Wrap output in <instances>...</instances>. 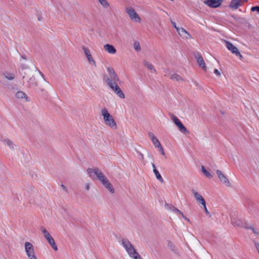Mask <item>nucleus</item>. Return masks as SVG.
Masks as SVG:
<instances>
[{
	"instance_id": "e433bc0d",
	"label": "nucleus",
	"mask_w": 259,
	"mask_h": 259,
	"mask_svg": "<svg viewBox=\"0 0 259 259\" xmlns=\"http://www.w3.org/2000/svg\"><path fill=\"white\" fill-rule=\"evenodd\" d=\"M205 214L208 218H211V211H205Z\"/></svg>"
},
{
	"instance_id": "f8f14e48",
	"label": "nucleus",
	"mask_w": 259,
	"mask_h": 259,
	"mask_svg": "<svg viewBox=\"0 0 259 259\" xmlns=\"http://www.w3.org/2000/svg\"><path fill=\"white\" fill-rule=\"evenodd\" d=\"M193 193L194 195V197L196 200L201 204H202L203 206L204 210H207V209L206 206V203L204 199L202 196V195L199 193L198 192L193 191Z\"/></svg>"
},
{
	"instance_id": "f03ea898",
	"label": "nucleus",
	"mask_w": 259,
	"mask_h": 259,
	"mask_svg": "<svg viewBox=\"0 0 259 259\" xmlns=\"http://www.w3.org/2000/svg\"><path fill=\"white\" fill-rule=\"evenodd\" d=\"M87 171L90 177L92 179H94L96 176L97 179L99 180L104 187L108 189L111 193H114V189L111 184L109 182L107 178L98 168H88Z\"/></svg>"
},
{
	"instance_id": "f704fd0d",
	"label": "nucleus",
	"mask_w": 259,
	"mask_h": 259,
	"mask_svg": "<svg viewBox=\"0 0 259 259\" xmlns=\"http://www.w3.org/2000/svg\"><path fill=\"white\" fill-rule=\"evenodd\" d=\"M251 11L252 12H254V11H256L259 13V6L252 7L251 8Z\"/></svg>"
},
{
	"instance_id": "c756f323",
	"label": "nucleus",
	"mask_w": 259,
	"mask_h": 259,
	"mask_svg": "<svg viewBox=\"0 0 259 259\" xmlns=\"http://www.w3.org/2000/svg\"><path fill=\"white\" fill-rule=\"evenodd\" d=\"M170 78L172 80H176L177 81H180L182 80V77L178 74H174L172 75Z\"/></svg>"
},
{
	"instance_id": "9b49d317",
	"label": "nucleus",
	"mask_w": 259,
	"mask_h": 259,
	"mask_svg": "<svg viewBox=\"0 0 259 259\" xmlns=\"http://www.w3.org/2000/svg\"><path fill=\"white\" fill-rule=\"evenodd\" d=\"M222 0H205L204 4L212 8L219 7L222 4Z\"/></svg>"
},
{
	"instance_id": "2eb2a0df",
	"label": "nucleus",
	"mask_w": 259,
	"mask_h": 259,
	"mask_svg": "<svg viewBox=\"0 0 259 259\" xmlns=\"http://www.w3.org/2000/svg\"><path fill=\"white\" fill-rule=\"evenodd\" d=\"M195 57L197 60V62L199 65V66L204 70H206V66L202 56L200 54L197 53L195 54Z\"/></svg>"
},
{
	"instance_id": "cd10ccee",
	"label": "nucleus",
	"mask_w": 259,
	"mask_h": 259,
	"mask_svg": "<svg viewBox=\"0 0 259 259\" xmlns=\"http://www.w3.org/2000/svg\"><path fill=\"white\" fill-rule=\"evenodd\" d=\"M134 48L136 51H140L141 50V46L139 41H135L134 43Z\"/></svg>"
},
{
	"instance_id": "f3484780",
	"label": "nucleus",
	"mask_w": 259,
	"mask_h": 259,
	"mask_svg": "<svg viewBox=\"0 0 259 259\" xmlns=\"http://www.w3.org/2000/svg\"><path fill=\"white\" fill-rule=\"evenodd\" d=\"M104 50L110 54H114L116 53V50L115 47L111 45L106 44L104 46Z\"/></svg>"
},
{
	"instance_id": "bb28decb",
	"label": "nucleus",
	"mask_w": 259,
	"mask_h": 259,
	"mask_svg": "<svg viewBox=\"0 0 259 259\" xmlns=\"http://www.w3.org/2000/svg\"><path fill=\"white\" fill-rule=\"evenodd\" d=\"M16 96L17 98L19 99H23L26 97V95H25V94L22 91L18 92L16 94Z\"/></svg>"
},
{
	"instance_id": "20e7f679",
	"label": "nucleus",
	"mask_w": 259,
	"mask_h": 259,
	"mask_svg": "<svg viewBox=\"0 0 259 259\" xmlns=\"http://www.w3.org/2000/svg\"><path fill=\"white\" fill-rule=\"evenodd\" d=\"M101 113L103 116L105 125L112 129L115 130L117 128V124L115 121L106 108L102 109Z\"/></svg>"
},
{
	"instance_id": "412c9836",
	"label": "nucleus",
	"mask_w": 259,
	"mask_h": 259,
	"mask_svg": "<svg viewBox=\"0 0 259 259\" xmlns=\"http://www.w3.org/2000/svg\"><path fill=\"white\" fill-rule=\"evenodd\" d=\"M235 220L238 223H240V222H242L244 225H248V224L246 223L245 221H244L241 218L238 217H233L232 219H231V223L232 224L236 227L233 223V220Z\"/></svg>"
},
{
	"instance_id": "c85d7f7f",
	"label": "nucleus",
	"mask_w": 259,
	"mask_h": 259,
	"mask_svg": "<svg viewBox=\"0 0 259 259\" xmlns=\"http://www.w3.org/2000/svg\"><path fill=\"white\" fill-rule=\"evenodd\" d=\"M4 76L9 80H13L14 78V75L12 73L6 72L4 73Z\"/></svg>"
},
{
	"instance_id": "6ab92c4d",
	"label": "nucleus",
	"mask_w": 259,
	"mask_h": 259,
	"mask_svg": "<svg viewBox=\"0 0 259 259\" xmlns=\"http://www.w3.org/2000/svg\"><path fill=\"white\" fill-rule=\"evenodd\" d=\"M167 245L168 248L174 253H177L178 250L175 244L169 240L167 241Z\"/></svg>"
},
{
	"instance_id": "9d476101",
	"label": "nucleus",
	"mask_w": 259,
	"mask_h": 259,
	"mask_svg": "<svg viewBox=\"0 0 259 259\" xmlns=\"http://www.w3.org/2000/svg\"><path fill=\"white\" fill-rule=\"evenodd\" d=\"M217 174L220 180L226 187H230L231 184L226 176H225L220 170L216 171Z\"/></svg>"
},
{
	"instance_id": "1a4fd4ad",
	"label": "nucleus",
	"mask_w": 259,
	"mask_h": 259,
	"mask_svg": "<svg viewBox=\"0 0 259 259\" xmlns=\"http://www.w3.org/2000/svg\"><path fill=\"white\" fill-rule=\"evenodd\" d=\"M226 47L227 48L230 50L233 54H235L237 56L239 57L240 59L243 58L242 55L239 52L238 49L234 46L231 42L226 41Z\"/></svg>"
},
{
	"instance_id": "39448f33",
	"label": "nucleus",
	"mask_w": 259,
	"mask_h": 259,
	"mask_svg": "<svg viewBox=\"0 0 259 259\" xmlns=\"http://www.w3.org/2000/svg\"><path fill=\"white\" fill-rule=\"evenodd\" d=\"M40 230L49 244L54 250L57 251L58 250V247L56 244L54 239L49 233V232L44 227H42L40 228Z\"/></svg>"
},
{
	"instance_id": "0eeeda50",
	"label": "nucleus",
	"mask_w": 259,
	"mask_h": 259,
	"mask_svg": "<svg viewBox=\"0 0 259 259\" xmlns=\"http://www.w3.org/2000/svg\"><path fill=\"white\" fill-rule=\"evenodd\" d=\"M125 12L132 21L136 23H140L141 22V20L140 16L133 8H126Z\"/></svg>"
},
{
	"instance_id": "393cba45",
	"label": "nucleus",
	"mask_w": 259,
	"mask_h": 259,
	"mask_svg": "<svg viewBox=\"0 0 259 259\" xmlns=\"http://www.w3.org/2000/svg\"><path fill=\"white\" fill-rule=\"evenodd\" d=\"M89 63L92 66L96 67V63L95 61L94 60L93 57L92 56H90L87 58Z\"/></svg>"
},
{
	"instance_id": "a19ab883",
	"label": "nucleus",
	"mask_w": 259,
	"mask_h": 259,
	"mask_svg": "<svg viewBox=\"0 0 259 259\" xmlns=\"http://www.w3.org/2000/svg\"><path fill=\"white\" fill-rule=\"evenodd\" d=\"M4 139V137H3L2 135H0V140L1 141H3Z\"/></svg>"
},
{
	"instance_id": "dca6fc26",
	"label": "nucleus",
	"mask_w": 259,
	"mask_h": 259,
	"mask_svg": "<svg viewBox=\"0 0 259 259\" xmlns=\"http://www.w3.org/2000/svg\"><path fill=\"white\" fill-rule=\"evenodd\" d=\"M177 31L179 35L183 38L188 39L189 37H191L190 34L183 28H179V29H177Z\"/></svg>"
},
{
	"instance_id": "f257e3e1",
	"label": "nucleus",
	"mask_w": 259,
	"mask_h": 259,
	"mask_svg": "<svg viewBox=\"0 0 259 259\" xmlns=\"http://www.w3.org/2000/svg\"><path fill=\"white\" fill-rule=\"evenodd\" d=\"M109 76L104 75V79L110 89L121 99H124L125 96L122 91L118 85L117 82H120L119 78L113 68L108 67L107 69Z\"/></svg>"
},
{
	"instance_id": "ddd939ff",
	"label": "nucleus",
	"mask_w": 259,
	"mask_h": 259,
	"mask_svg": "<svg viewBox=\"0 0 259 259\" xmlns=\"http://www.w3.org/2000/svg\"><path fill=\"white\" fill-rule=\"evenodd\" d=\"M247 2V0H232L229 7L231 9L236 10L239 7L242 6L244 3Z\"/></svg>"
},
{
	"instance_id": "4c0bfd02",
	"label": "nucleus",
	"mask_w": 259,
	"mask_h": 259,
	"mask_svg": "<svg viewBox=\"0 0 259 259\" xmlns=\"http://www.w3.org/2000/svg\"><path fill=\"white\" fill-rule=\"evenodd\" d=\"M171 23H172V26L174 27V28L177 31V29H179V28L177 26L176 23L175 22H171Z\"/></svg>"
},
{
	"instance_id": "a211bd4d",
	"label": "nucleus",
	"mask_w": 259,
	"mask_h": 259,
	"mask_svg": "<svg viewBox=\"0 0 259 259\" xmlns=\"http://www.w3.org/2000/svg\"><path fill=\"white\" fill-rule=\"evenodd\" d=\"M149 136L151 138V141L154 144V146L156 148H159L161 146L160 142L157 139V138L154 136V135L152 133H150Z\"/></svg>"
},
{
	"instance_id": "b1692460",
	"label": "nucleus",
	"mask_w": 259,
	"mask_h": 259,
	"mask_svg": "<svg viewBox=\"0 0 259 259\" xmlns=\"http://www.w3.org/2000/svg\"><path fill=\"white\" fill-rule=\"evenodd\" d=\"M201 170L206 177L208 178L209 179L212 178V175L208 171H207L203 166H201Z\"/></svg>"
},
{
	"instance_id": "aec40b11",
	"label": "nucleus",
	"mask_w": 259,
	"mask_h": 259,
	"mask_svg": "<svg viewBox=\"0 0 259 259\" xmlns=\"http://www.w3.org/2000/svg\"><path fill=\"white\" fill-rule=\"evenodd\" d=\"M152 166L153 167V172L156 177V178L161 182H163V179L161 176L160 175V173L158 172V171L156 169L155 166L154 164H152Z\"/></svg>"
},
{
	"instance_id": "473e14b6",
	"label": "nucleus",
	"mask_w": 259,
	"mask_h": 259,
	"mask_svg": "<svg viewBox=\"0 0 259 259\" xmlns=\"http://www.w3.org/2000/svg\"><path fill=\"white\" fill-rule=\"evenodd\" d=\"M255 247L259 254V243L256 241H253Z\"/></svg>"
},
{
	"instance_id": "4be33fe9",
	"label": "nucleus",
	"mask_w": 259,
	"mask_h": 259,
	"mask_svg": "<svg viewBox=\"0 0 259 259\" xmlns=\"http://www.w3.org/2000/svg\"><path fill=\"white\" fill-rule=\"evenodd\" d=\"M100 4L105 9L109 7L110 5L107 0H98Z\"/></svg>"
},
{
	"instance_id": "58836bf2",
	"label": "nucleus",
	"mask_w": 259,
	"mask_h": 259,
	"mask_svg": "<svg viewBox=\"0 0 259 259\" xmlns=\"http://www.w3.org/2000/svg\"><path fill=\"white\" fill-rule=\"evenodd\" d=\"M61 187H62V188L64 191H65L66 192H68V190H67V188H66V187L64 185L62 184V185H61Z\"/></svg>"
},
{
	"instance_id": "7ed1b4c3",
	"label": "nucleus",
	"mask_w": 259,
	"mask_h": 259,
	"mask_svg": "<svg viewBox=\"0 0 259 259\" xmlns=\"http://www.w3.org/2000/svg\"><path fill=\"white\" fill-rule=\"evenodd\" d=\"M119 243L131 258L133 259H143L128 239L122 238L119 241Z\"/></svg>"
},
{
	"instance_id": "72a5a7b5",
	"label": "nucleus",
	"mask_w": 259,
	"mask_h": 259,
	"mask_svg": "<svg viewBox=\"0 0 259 259\" xmlns=\"http://www.w3.org/2000/svg\"><path fill=\"white\" fill-rule=\"evenodd\" d=\"M159 152L161 153V154L163 155V156H165V152L163 150V149L162 147V146H160L159 148H158Z\"/></svg>"
},
{
	"instance_id": "5701e85b",
	"label": "nucleus",
	"mask_w": 259,
	"mask_h": 259,
	"mask_svg": "<svg viewBox=\"0 0 259 259\" xmlns=\"http://www.w3.org/2000/svg\"><path fill=\"white\" fill-rule=\"evenodd\" d=\"M82 50H83V52H84V53L85 54V56L86 58H87V57H89V56L92 55V54L91 53V52H90L89 49L88 47H85L84 46H83L82 47Z\"/></svg>"
},
{
	"instance_id": "c9c22d12",
	"label": "nucleus",
	"mask_w": 259,
	"mask_h": 259,
	"mask_svg": "<svg viewBox=\"0 0 259 259\" xmlns=\"http://www.w3.org/2000/svg\"><path fill=\"white\" fill-rule=\"evenodd\" d=\"M214 73L218 76H220L221 75V73L219 71L218 69H214Z\"/></svg>"
},
{
	"instance_id": "2f4dec72",
	"label": "nucleus",
	"mask_w": 259,
	"mask_h": 259,
	"mask_svg": "<svg viewBox=\"0 0 259 259\" xmlns=\"http://www.w3.org/2000/svg\"><path fill=\"white\" fill-rule=\"evenodd\" d=\"M177 212H178L179 215L183 217L185 220L187 221L188 222H189V220L186 216L184 215L182 211H179Z\"/></svg>"
},
{
	"instance_id": "a878e982",
	"label": "nucleus",
	"mask_w": 259,
	"mask_h": 259,
	"mask_svg": "<svg viewBox=\"0 0 259 259\" xmlns=\"http://www.w3.org/2000/svg\"><path fill=\"white\" fill-rule=\"evenodd\" d=\"M144 66L148 68L149 70L153 71L154 72H156V70L152 64L148 62H145Z\"/></svg>"
},
{
	"instance_id": "6e6552de",
	"label": "nucleus",
	"mask_w": 259,
	"mask_h": 259,
	"mask_svg": "<svg viewBox=\"0 0 259 259\" xmlns=\"http://www.w3.org/2000/svg\"><path fill=\"white\" fill-rule=\"evenodd\" d=\"M233 223L236 227H243L246 229H250L256 236L259 235V230H257L249 224L248 225H245L242 222L238 223L235 220H233Z\"/></svg>"
},
{
	"instance_id": "ea45409f",
	"label": "nucleus",
	"mask_w": 259,
	"mask_h": 259,
	"mask_svg": "<svg viewBox=\"0 0 259 259\" xmlns=\"http://www.w3.org/2000/svg\"><path fill=\"white\" fill-rule=\"evenodd\" d=\"M85 189L87 190H89V189H90V184H87L86 185H85Z\"/></svg>"
},
{
	"instance_id": "7c9ffc66",
	"label": "nucleus",
	"mask_w": 259,
	"mask_h": 259,
	"mask_svg": "<svg viewBox=\"0 0 259 259\" xmlns=\"http://www.w3.org/2000/svg\"><path fill=\"white\" fill-rule=\"evenodd\" d=\"M3 141L7 144V146H9L11 148L13 147V144L12 143V142L11 141H10L9 140H4Z\"/></svg>"
},
{
	"instance_id": "4468645a",
	"label": "nucleus",
	"mask_w": 259,
	"mask_h": 259,
	"mask_svg": "<svg viewBox=\"0 0 259 259\" xmlns=\"http://www.w3.org/2000/svg\"><path fill=\"white\" fill-rule=\"evenodd\" d=\"M172 119L176 125L179 127V130L183 133H188V131L179 119L175 116H174Z\"/></svg>"
},
{
	"instance_id": "423d86ee",
	"label": "nucleus",
	"mask_w": 259,
	"mask_h": 259,
	"mask_svg": "<svg viewBox=\"0 0 259 259\" xmlns=\"http://www.w3.org/2000/svg\"><path fill=\"white\" fill-rule=\"evenodd\" d=\"M24 248L25 253L29 259H37L34 246L31 243L25 242L24 243Z\"/></svg>"
}]
</instances>
